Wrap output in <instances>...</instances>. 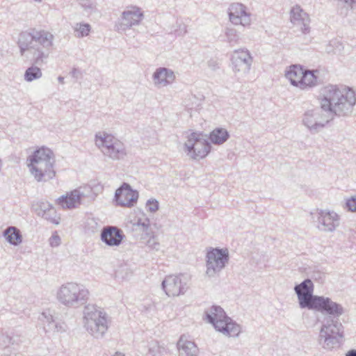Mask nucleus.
<instances>
[{
    "instance_id": "obj_1",
    "label": "nucleus",
    "mask_w": 356,
    "mask_h": 356,
    "mask_svg": "<svg viewBox=\"0 0 356 356\" xmlns=\"http://www.w3.org/2000/svg\"><path fill=\"white\" fill-rule=\"evenodd\" d=\"M319 100L320 107L307 109L302 116V124L313 134L324 129L330 121L325 112L338 117L350 115L356 104V95L350 88L328 85L321 89Z\"/></svg>"
},
{
    "instance_id": "obj_2",
    "label": "nucleus",
    "mask_w": 356,
    "mask_h": 356,
    "mask_svg": "<svg viewBox=\"0 0 356 356\" xmlns=\"http://www.w3.org/2000/svg\"><path fill=\"white\" fill-rule=\"evenodd\" d=\"M311 310L329 315L321 326L318 336L319 344L328 350L339 346L343 337V327L339 321V317L344 313L343 306L328 297L319 296Z\"/></svg>"
},
{
    "instance_id": "obj_3",
    "label": "nucleus",
    "mask_w": 356,
    "mask_h": 356,
    "mask_svg": "<svg viewBox=\"0 0 356 356\" xmlns=\"http://www.w3.org/2000/svg\"><path fill=\"white\" fill-rule=\"evenodd\" d=\"M54 35L45 30L31 29L30 31H24L19 34L18 46L22 56L26 51H30L33 56L34 63L42 65L44 59L47 58L48 54L44 51V49H49L53 44Z\"/></svg>"
},
{
    "instance_id": "obj_4",
    "label": "nucleus",
    "mask_w": 356,
    "mask_h": 356,
    "mask_svg": "<svg viewBox=\"0 0 356 356\" xmlns=\"http://www.w3.org/2000/svg\"><path fill=\"white\" fill-rule=\"evenodd\" d=\"M27 162L31 174L38 181H46L56 176L54 155L49 148L42 147L35 150L27 158Z\"/></svg>"
},
{
    "instance_id": "obj_5",
    "label": "nucleus",
    "mask_w": 356,
    "mask_h": 356,
    "mask_svg": "<svg viewBox=\"0 0 356 356\" xmlns=\"http://www.w3.org/2000/svg\"><path fill=\"white\" fill-rule=\"evenodd\" d=\"M89 291L81 284L67 282L62 284L56 293L58 301L68 308H79L89 298Z\"/></svg>"
},
{
    "instance_id": "obj_6",
    "label": "nucleus",
    "mask_w": 356,
    "mask_h": 356,
    "mask_svg": "<svg viewBox=\"0 0 356 356\" xmlns=\"http://www.w3.org/2000/svg\"><path fill=\"white\" fill-rule=\"evenodd\" d=\"M205 316L208 323L225 336L237 337L241 331L240 325L227 316L224 309L218 305H213L205 311Z\"/></svg>"
},
{
    "instance_id": "obj_7",
    "label": "nucleus",
    "mask_w": 356,
    "mask_h": 356,
    "mask_svg": "<svg viewBox=\"0 0 356 356\" xmlns=\"http://www.w3.org/2000/svg\"><path fill=\"white\" fill-rule=\"evenodd\" d=\"M83 324L86 330L92 337L101 339L104 337L108 328L107 314L100 307L89 304L84 307Z\"/></svg>"
},
{
    "instance_id": "obj_8",
    "label": "nucleus",
    "mask_w": 356,
    "mask_h": 356,
    "mask_svg": "<svg viewBox=\"0 0 356 356\" xmlns=\"http://www.w3.org/2000/svg\"><path fill=\"white\" fill-rule=\"evenodd\" d=\"M95 144L104 155L112 160L123 159L127 154L123 143L106 132H99L95 134Z\"/></svg>"
},
{
    "instance_id": "obj_9",
    "label": "nucleus",
    "mask_w": 356,
    "mask_h": 356,
    "mask_svg": "<svg viewBox=\"0 0 356 356\" xmlns=\"http://www.w3.org/2000/svg\"><path fill=\"white\" fill-rule=\"evenodd\" d=\"M211 144L202 132H192L184 143V151L193 160L205 158L211 151Z\"/></svg>"
},
{
    "instance_id": "obj_10",
    "label": "nucleus",
    "mask_w": 356,
    "mask_h": 356,
    "mask_svg": "<svg viewBox=\"0 0 356 356\" xmlns=\"http://www.w3.org/2000/svg\"><path fill=\"white\" fill-rule=\"evenodd\" d=\"M229 259L227 249L211 248L206 255V275L209 277H214L225 267Z\"/></svg>"
},
{
    "instance_id": "obj_11",
    "label": "nucleus",
    "mask_w": 356,
    "mask_h": 356,
    "mask_svg": "<svg viewBox=\"0 0 356 356\" xmlns=\"http://www.w3.org/2000/svg\"><path fill=\"white\" fill-rule=\"evenodd\" d=\"M294 291L297 295L298 304L301 309H312L319 296L314 295V284L310 279H305L296 284Z\"/></svg>"
},
{
    "instance_id": "obj_12",
    "label": "nucleus",
    "mask_w": 356,
    "mask_h": 356,
    "mask_svg": "<svg viewBox=\"0 0 356 356\" xmlns=\"http://www.w3.org/2000/svg\"><path fill=\"white\" fill-rule=\"evenodd\" d=\"M161 287L169 297L183 295L188 289V277L184 274L166 276L161 283Z\"/></svg>"
},
{
    "instance_id": "obj_13",
    "label": "nucleus",
    "mask_w": 356,
    "mask_h": 356,
    "mask_svg": "<svg viewBox=\"0 0 356 356\" xmlns=\"http://www.w3.org/2000/svg\"><path fill=\"white\" fill-rule=\"evenodd\" d=\"M143 18V13L136 6H131L124 10L115 25L118 32L125 31L138 25Z\"/></svg>"
},
{
    "instance_id": "obj_14",
    "label": "nucleus",
    "mask_w": 356,
    "mask_h": 356,
    "mask_svg": "<svg viewBox=\"0 0 356 356\" xmlns=\"http://www.w3.org/2000/svg\"><path fill=\"white\" fill-rule=\"evenodd\" d=\"M231 60L233 70L242 74H248L252 64V57L248 49L235 50Z\"/></svg>"
},
{
    "instance_id": "obj_15",
    "label": "nucleus",
    "mask_w": 356,
    "mask_h": 356,
    "mask_svg": "<svg viewBox=\"0 0 356 356\" xmlns=\"http://www.w3.org/2000/svg\"><path fill=\"white\" fill-rule=\"evenodd\" d=\"M138 193L133 190L127 183H123L115 193V200L118 205L131 207L137 202Z\"/></svg>"
},
{
    "instance_id": "obj_16",
    "label": "nucleus",
    "mask_w": 356,
    "mask_h": 356,
    "mask_svg": "<svg viewBox=\"0 0 356 356\" xmlns=\"http://www.w3.org/2000/svg\"><path fill=\"white\" fill-rule=\"evenodd\" d=\"M339 225V216L334 211L321 210L318 216V228L323 232H332Z\"/></svg>"
},
{
    "instance_id": "obj_17",
    "label": "nucleus",
    "mask_w": 356,
    "mask_h": 356,
    "mask_svg": "<svg viewBox=\"0 0 356 356\" xmlns=\"http://www.w3.org/2000/svg\"><path fill=\"white\" fill-rule=\"evenodd\" d=\"M124 237L122 230L115 226H105L101 230V241L109 247L119 246Z\"/></svg>"
},
{
    "instance_id": "obj_18",
    "label": "nucleus",
    "mask_w": 356,
    "mask_h": 356,
    "mask_svg": "<svg viewBox=\"0 0 356 356\" xmlns=\"http://www.w3.org/2000/svg\"><path fill=\"white\" fill-rule=\"evenodd\" d=\"M229 17L230 22L235 25L245 26L250 23V14L246 11V7L242 3H234L229 8Z\"/></svg>"
},
{
    "instance_id": "obj_19",
    "label": "nucleus",
    "mask_w": 356,
    "mask_h": 356,
    "mask_svg": "<svg viewBox=\"0 0 356 356\" xmlns=\"http://www.w3.org/2000/svg\"><path fill=\"white\" fill-rule=\"evenodd\" d=\"M175 72L165 67L156 68L152 74L154 85L157 88L168 86L175 81Z\"/></svg>"
},
{
    "instance_id": "obj_20",
    "label": "nucleus",
    "mask_w": 356,
    "mask_h": 356,
    "mask_svg": "<svg viewBox=\"0 0 356 356\" xmlns=\"http://www.w3.org/2000/svg\"><path fill=\"white\" fill-rule=\"evenodd\" d=\"M291 22L296 26H300L302 33L307 34L310 31V19L300 6L293 7L290 12Z\"/></svg>"
},
{
    "instance_id": "obj_21",
    "label": "nucleus",
    "mask_w": 356,
    "mask_h": 356,
    "mask_svg": "<svg viewBox=\"0 0 356 356\" xmlns=\"http://www.w3.org/2000/svg\"><path fill=\"white\" fill-rule=\"evenodd\" d=\"M86 195V193L81 188L75 189L70 193L58 197L56 202L63 209H73L81 204V198Z\"/></svg>"
},
{
    "instance_id": "obj_22",
    "label": "nucleus",
    "mask_w": 356,
    "mask_h": 356,
    "mask_svg": "<svg viewBox=\"0 0 356 356\" xmlns=\"http://www.w3.org/2000/svg\"><path fill=\"white\" fill-rule=\"evenodd\" d=\"M179 356H198L199 348L195 342L181 335L177 343Z\"/></svg>"
},
{
    "instance_id": "obj_23",
    "label": "nucleus",
    "mask_w": 356,
    "mask_h": 356,
    "mask_svg": "<svg viewBox=\"0 0 356 356\" xmlns=\"http://www.w3.org/2000/svg\"><path fill=\"white\" fill-rule=\"evenodd\" d=\"M318 70H305L300 85V88L302 90L313 88L318 85Z\"/></svg>"
},
{
    "instance_id": "obj_24",
    "label": "nucleus",
    "mask_w": 356,
    "mask_h": 356,
    "mask_svg": "<svg viewBox=\"0 0 356 356\" xmlns=\"http://www.w3.org/2000/svg\"><path fill=\"white\" fill-rule=\"evenodd\" d=\"M305 70L298 65H291L286 71L285 76L289 80L291 85L300 88L302 76H303Z\"/></svg>"
},
{
    "instance_id": "obj_25",
    "label": "nucleus",
    "mask_w": 356,
    "mask_h": 356,
    "mask_svg": "<svg viewBox=\"0 0 356 356\" xmlns=\"http://www.w3.org/2000/svg\"><path fill=\"white\" fill-rule=\"evenodd\" d=\"M6 240L13 245H18L22 242L20 231L15 227H8L3 232Z\"/></svg>"
},
{
    "instance_id": "obj_26",
    "label": "nucleus",
    "mask_w": 356,
    "mask_h": 356,
    "mask_svg": "<svg viewBox=\"0 0 356 356\" xmlns=\"http://www.w3.org/2000/svg\"><path fill=\"white\" fill-rule=\"evenodd\" d=\"M229 138V132L221 127L214 129L209 135L210 140L215 145H221L226 142Z\"/></svg>"
},
{
    "instance_id": "obj_27",
    "label": "nucleus",
    "mask_w": 356,
    "mask_h": 356,
    "mask_svg": "<svg viewBox=\"0 0 356 356\" xmlns=\"http://www.w3.org/2000/svg\"><path fill=\"white\" fill-rule=\"evenodd\" d=\"M41 69L35 65L28 67L24 72V80L31 82L42 77Z\"/></svg>"
},
{
    "instance_id": "obj_28",
    "label": "nucleus",
    "mask_w": 356,
    "mask_h": 356,
    "mask_svg": "<svg viewBox=\"0 0 356 356\" xmlns=\"http://www.w3.org/2000/svg\"><path fill=\"white\" fill-rule=\"evenodd\" d=\"M343 49V45L342 42L337 39L331 40L325 49L327 54L340 53Z\"/></svg>"
},
{
    "instance_id": "obj_29",
    "label": "nucleus",
    "mask_w": 356,
    "mask_h": 356,
    "mask_svg": "<svg viewBox=\"0 0 356 356\" xmlns=\"http://www.w3.org/2000/svg\"><path fill=\"white\" fill-rule=\"evenodd\" d=\"M79 5L87 15H90L97 10L96 3L92 0H79Z\"/></svg>"
},
{
    "instance_id": "obj_30",
    "label": "nucleus",
    "mask_w": 356,
    "mask_h": 356,
    "mask_svg": "<svg viewBox=\"0 0 356 356\" xmlns=\"http://www.w3.org/2000/svg\"><path fill=\"white\" fill-rule=\"evenodd\" d=\"M38 212V215L41 216L42 213L46 212H54V208L52 204L48 202H40L38 203V207L35 209Z\"/></svg>"
},
{
    "instance_id": "obj_31",
    "label": "nucleus",
    "mask_w": 356,
    "mask_h": 356,
    "mask_svg": "<svg viewBox=\"0 0 356 356\" xmlns=\"http://www.w3.org/2000/svg\"><path fill=\"white\" fill-rule=\"evenodd\" d=\"M90 31V25L89 24H77L75 28V32L77 36L83 38L87 36Z\"/></svg>"
},
{
    "instance_id": "obj_32",
    "label": "nucleus",
    "mask_w": 356,
    "mask_h": 356,
    "mask_svg": "<svg viewBox=\"0 0 356 356\" xmlns=\"http://www.w3.org/2000/svg\"><path fill=\"white\" fill-rule=\"evenodd\" d=\"M343 208L348 211L356 213V195L346 199Z\"/></svg>"
},
{
    "instance_id": "obj_33",
    "label": "nucleus",
    "mask_w": 356,
    "mask_h": 356,
    "mask_svg": "<svg viewBox=\"0 0 356 356\" xmlns=\"http://www.w3.org/2000/svg\"><path fill=\"white\" fill-rule=\"evenodd\" d=\"M147 246L153 250L158 251L160 249V243L156 237L152 234L146 243Z\"/></svg>"
},
{
    "instance_id": "obj_34",
    "label": "nucleus",
    "mask_w": 356,
    "mask_h": 356,
    "mask_svg": "<svg viewBox=\"0 0 356 356\" xmlns=\"http://www.w3.org/2000/svg\"><path fill=\"white\" fill-rule=\"evenodd\" d=\"M148 353L151 356H159L161 355V347L158 342L154 341L149 344Z\"/></svg>"
},
{
    "instance_id": "obj_35",
    "label": "nucleus",
    "mask_w": 356,
    "mask_h": 356,
    "mask_svg": "<svg viewBox=\"0 0 356 356\" xmlns=\"http://www.w3.org/2000/svg\"><path fill=\"white\" fill-rule=\"evenodd\" d=\"M134 225L138 227L140 230L145 232L146 235H150V233L148 232L149 227V220L148 219H145L143 222H142L141 220H138L137 223Z\"/></svg>"
},
{
    "instance_id": "obj_36",
    "label": "nucleus",
    "mask_w": 356,
    "mask_h": 356,
    "mask_svg": "<svg viewBox=\"0 0 356 356\" xmlns=\"http://www.w3.org/2000/svg\"><path fill=\"white\" fill-rule=\"evenodd\" d=\"M13 343L12 337L9 335L5 334H0V347L6 348Z\"/></svg>"
},
{
    "instance_id": "obj_37",
    "label": "nucleus",
    "mask_w": 356,
    "mask_h": 356,
    "mask_svg": "<svg viewBox=\"0 0 356 356\" xmlns=\"http://www.w3.org/2000/svg\"><path fill=\"white\" fill-rule=\"evenodd\" d=\"M98 223L94 218H88L86 223V229L91 232H96Z\"/></svg>"
},
{
    "instance_id": "obj_38",
    "label": "nucleus",
    "mask_w": 356,
    "mask_h": 356,
    "mask_svg": "<svg viewBox=\"0 0 356 356\" xmlns=\"http://www.w3.org/2000/svg\"><path fill=\"white\" fill-rule=\"evenodd\" d=\"M146 207L148 211L154 213L159 209V202L156 199H150L147 200Z\"/></svg>"
},
{
    "instance_id": "obj_39",
    "label": "nucleus",
    "mask_w": 356,
    "mask_h": 356,
    "mask_svg": "<svg viewBox=\"0 0 356 356\" xmlns=\"http://www.w3.org/2000/svg\"><path fill=\"white\" fill-rule=\"evenodd\" d=\"M40 319L44 323V325L51 321H54L53 316L51 315L49 310L44 311L41 314Z\"/></svg>"
},
{
    "instance_id": "obj_40",
    "label": "nucleus",
    "mask_w": 356,
    "mask_h": 356,
    "mask_svg": "<svg viewBox=\"0 0 356 356\" xmlns=\"http://www.w3.org/2000/svg\"><path fill=\"white\" fill-rule=\"evenodd\" d=\"M41 216L55 225L59 224V221L56 218V211L55 210H54V212L43 213H42Z\"/></svg>"
},
{
    "instance_id": "obj_41",
    "label": "nucleus",
    "mask_w": 356,
    "mask_h": 356,
    "mask_svg": "<svg viewBox=\"0 0 356 356\" xmlns=\"http://www.w3.org/2000/svg\"><path fill=\"white\" fill-rule=\"evenodd\" d=\"M225 34L229 42H236L238 38L236 30L233 29H227Z\"/></svg>"
},
{
    "instance_id": "obj_42",
    "label": "nucleus",
    "mask_w": 356,
    "mask_h": 356,
    "mask_svg": "<svg viewBox=\"0 0 356 356\" xmlns=\"http://www.w3.org/2000/svg\"><path fill=\"white\" fill-rule=\"evenodd\" d=\"M49 241L51 247H58L60 243V238L56 232L52 234Z\"/></svg>"
},
{
    "instance_id": "obj_43",
    "label": "nucleus",
    "mask_w": 356,
    "mask_h": 356,
    "mask_svg": "<svg viewBox=\"0 0 356 356\" xmlns=\"http://www.w3.org/2000/svg\"><path fill=\"white\" fill-rule=\"evenodd\" d=\"M208 67L213 71H216L220 67V62L217 58H211L207 62Z\"/></svg>"
},
{
    "instance_id": "obj_44",
    "label": "nucleus",
    "mask_w": 356,
    "mask_h": 356,
    "mask_svg": "<svg viewBox=\"0 0 356 356\" xmlns=\"http://www.w3.org/2000/svg\"><path fill=\"white\" fill-rule=\"evenodd\" d=\"M54 329L55 332H64L66 330V325L63 322L55 321Z\"/></svg>"
},
{
    "instance_id": "obj_45",
    "label": "nucleus",
    "mask_w": 356,
    "mask_h": 356,
    "mask_svg": "<svg viewBox=\"0 0 356 356\" xmlns=\"http://www.w3.org/2000/svg\"><path fill=\"white\" fill-rule=\"evenodd\" d=\"M54 325H55V321H51L50 323H47L46 325H44V330L46 332H55L54 329Z\"/></svg>"
},
{
    "instance_id": "obj_46",
    "label": "nucleus",
    "mask_w": 356,
    "mask_h": 356,
    "mask_svg": "<svg viewBox=\"0 0 356 356\" xmlns=\"http://www.w3.org/2000/svg\"><path fill=\"white\" fill-rule=\"evenodd\" d=\"M70 74L72 75V77L75 78L76 79H80L81 77V71L78 68H76V67H74L72 70Z\"/></svg>"
},
{
    "instance_id": "obj_47",
    "label": "nucleus",
    "mask_w": 356,
    "mask_h": 356,
    "mask_svg": "<svg viewBox=\"0 0 356 356\" xmlns=\"http://www.w3.org/2000/svg\"><path fill=\"white\" fill-rule=\"evenodd\" d=\"M339 2H341L346 5L348 7H350L353 8L355 6H356V0H337Z\"/></svg>"
},
{
    "instance_id": "obj_48",
    "label": "nucleus",
    "mask_w": 356,
    "mask_h": 356,
    "mask_svg": "<svg viewBox=\"0 0 356 356\" xmlns=\"http://www.w3.org/2000/svg\"><path fill=\"white\" fill-rule=\"evenodd\" d=\"M312 278L316 280L323 281L325 278V274L322 273H314Z\"/></svg>"
},
{
    "instance_id": "obj_49",
    "label": "nucleus",
    "mask_w": 356,
    "mask_h": 356,
    "mask_svg": "<svg viewBox=\"0 0 356 356\" xmlns=\"http://www.w3.org/2000/svg\"><path fill=\"white\" fill-rule=\"evenodd\" d=\"M345 356H356V349H351L348 350Z\"/></svg>"
},
{
    "instance_id": "obj_50",
    "label": "nucleus",
    "mask_w": 356,
    "mask_h": 356,
    "mask_svg": "<svg viewBox=\"0 0 356 356\" xmlns=\"http://www.w3.org/2000/svg\"><path fill=\"white\" fill-rule=\"evenodd\" d=\"M58 81H59V83H60L62 84L64 83V78L61 76H59L58 77Z\"/></svg>"
},
{
    "instance_id": "obj_51",
    "label": "nucleus",
    "mask_w": 356,
    "mask_h": 356,
    "mask_svg": "<svg viewBox=\"0 0 356 356\" xmlns=\"http://www.w3.org/2000/svg\"><path fill=\"white\" fill-rule=\"evenodd\" d=\"M113 356H125L124 354L120 353V352H116Z\"/></svg>"
},
{
    "instance_id": "obj_52",
    "label": "nucleus",
    "mask_w": 356,
    "mask_h": 356,
    "mask_svg": "<svg viewBox=\"0 0 356 356\" xmlns=\"http://www.w3.org/2000/svg\"><path fill=\"white\" fill-rule=\"evenodd\" d=\"M84 190H86L88 191H91V188L90 187H85L83 188Z\"/></svg>"
},
{
    "instance_id": "obj_53",
    "label": "nucleus",
    "mask_w": 356,
    "mask_h": 356,
    "mask_svg": "<svg viewBox=\"0 0 356 356\" xmlns=\"http://www.w3.org/2000/svg\"><path fill=\"white\" fill-rule=\"evenodd\" d=\"M35 1H37V2H41L42 0H34Z\"/></svg>"
}]
</instances>
